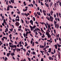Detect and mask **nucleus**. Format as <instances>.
I'll use <instances>...</instances> for the list:
<instances>
[{
  "mask_svg": "<svg viewBox=\"0 0 61 61\" xmlns=\"http://www.w3.org/2000/svg\"><path fill=\"white\" fill-rule=\"evenodd\" d=\"M54 19V18H53V17H52L51 16H50V21H51V22H52L53 20V19Z\"/></svg>",
  "mask_w": 61,
  "mask_h": 61,
  "instance_id": "obj_1",
  "label": "nucleus"
},
{
  "mask_svg": "<svg viewBox=\"0 0 61 61\" xmlns=\"http://www.w3.org/2000/svg\"><path fill=\"white\" fill-rule=\"evenodd\" d=\"M54 25H55V27L56 28H57V24H56V21H54Z\"/></svg>",
  "mask_w": 61,
  "mask_h": 61,
  "instance_id": "obj_2",
  "label": "nucleus"
},
{
  "mask_svg": "<svg viewBox=\"0 0 61 61\" xmlns=\"http://www.w3.org/2000/svg\"><path fill=\"white\" fill-rule=\"evenodd\" d=\"M15 50H16L17 52H18V51H20L21 50V49H18V48H15Z\"/></svg>",
  "mask_w": 61,
  "mask_h": 61,
  "instance_id": "obj_3",
  "label": "nucleus"
},
{
  "mask_svg": "<svg viewBox=\"0 0 61 61\" xmlns=\"http://www.w3.org/2000/svg\"><path fill=\"white\" fill-rule=\"evenodd\" d=\"M15 25H19V22H17L15 23Z\"/></svg>",
  "mask_w": 61,
  "mask_h": 61,
  "instance_id": "obj_4",
  "label": "nucleus"
},
{
  "mask_svg": "<svg viewBox=\"0 0 61 61\" xmlns=\"http://www.w3.org/2000/svg\"><path fill=\"white\" fill-rule=\"evenodd\" d=\"M30 23H31V24L32 25H33V21H32V20H31L30 21Z\"/></svg>",
  "mask_w": 61,
  "mask_h": 61,
  "instance_id": "obj_5",
  "label": "nucleus"
},
{
  "mask_svg": "<svg viewBox=\"0 0 61 61\" xmlns=\"http://www.w3.org/2000/svg\"><path fill=\"white\" fill-rule=\"evenodd\" d=\"M30 27L31 28V31H33V27L30 25H29Z\"/></svg>",
  "mask_w": 61,
  "mask_h": 61,
  "instance_id": "obj_6",
  "label": "nucleus"
},
{
  "mask_svg": "<svg viewBox=\"0 0 61 61\" xmlns=\"http://www.w3.org/2000/svg\"><path fill=\"white\" fill-rule=\"evenodd\" d=\"M55 48L56 49H57V45H55Z\"/></svg>",
  "mask_w": 61,
  "mask_h": 61,
  "instance_id": "obj_7",
  "label": "nucleus"
},
{
  "mask_svg": "<svg viewBox=\"0 0 61 61\" xmlns=\"http://www.w3.org/2000/svg\"><path fill=\"white\" fill-rule=\"evenodd\" d=\"M14 0H10L11 2L12 3V4H14V3H15V2L14 1Z\"/></svg>",
  "mask_w": 61,
  "mask_h": 61,
  "instance_id": "obj_8",
  "label": "nucleus"
},
{
  "mask_svg": "<svg viewBox=\"0 0 61 61\" xmlns=\"http://www.w3.org/2000/svg\"><path fill=\"white\" fill-rule=\"evenodd\" d=\"M11 55L12 56H13L15 55V53L14 52L12 53H11Z\"/></svg>",
  "mask_w": 61,
  "mask_h": 61,
  "instance_id": "obj_9",
  "label": "nucleus"
},
{
  "mask_svg": "<svg viewBox=\"0 0 61 61\" xmlns=\"http://www.w3.org/2000/svg\"><path fill=\"white\" fill-rule=\"evenodd\" d=\"M11 55V54L10 53H8L7 54V56H9V55Z\"/></svg>",
  "mask_w": 61,
  "mask_h": 61,
  "instance_id": "obj_10",
  "label": "nucleus"
},
{
  "mask_svg": "<svg viewBox=\"0 0 61 61\" xmlns=\"http://www.w3.org/2000/svg\"><path fill=\"white\" fill-rule=\"evenodd\" d=\"M53 13H54V12H53V11L52 10H51V12H50V14L51 15H52V14H53Z\"/></svg>",
  "mask_w": 61,
  "mask_h": 61,
  "instance_id": "obj_11",
  "label": "nucleus"
},
{
  "mask_svg": "<svg viewBox=\"0 0 61 61\" xmlns=\"http://www.w3.org/2000/svg\"><path fill=\"white\" fill-rule=\"evenodd\" d=\"M46 35L47 36H48V35H49V33L48 32H46Z\"/></svg>",
  "mask_w": 61,
  "mask_h": 61,
  "instance_id": "obj_12",
  "label": "nucleus"
},
{
  "mask_svg": "<svg viewBox=\"0 0 61 61\" xmlns=\"http://www.w3.org/2000/svg\"><path fill=\"white\" fill-rule=\"evenodd\" d=\"M47 36L48 38H50L51 37V35H50V34L48 35Z\"/></svg>",
  "mask_w": 61,
  "mask_h": 61,
  "instance_id": "obj_13",
  "label": "nucleus"
},
{
  "mask_svg": "<svg viewBox=\"0 0 61 61\" xmlns=\"http://www.w3.org/2000/svg\"><path fill=\"white\" fill-rule=\"evenodd\" d=\"M42 36H41V37L42 38H44V37H45V35H44V34H42Z\"/></svg>",
  "mask_w": 61,
  "mask_h": 61,
  "instance_id": "obj_14",
  "label": "nucleus"
},
{
  "mask_svg": "<svg viewBox=\"0 0 61 61\" xmlns=\"http://www.w3.org/2000/svg\"><path fill=\"white\" fill-rule=\"evenodd\" d=\"M44 25H45V26L46 28L47 29V25H46V24L45 23H44Z\"/></svg>",
  "mask_w": 61,
  "mask_h": 61,
  "instance_id": "obj_15",
  "label": "nucleus"
},
{
  "mask_svg": "<svg viewBox=\"0 0 61 61\" xmlns=\"http://www.w3.org/2000/svg\"><path fill=\"white\" fill-rule=\"evenodd\" d=\"M48 28H50V27H51V26H50V24H49L48 25Z\"/></svg>",
  "mask_w": 61,
  "mask_h": 61,
  "instance_id": "obj_16",
  "label": "nucleus"
},
{
  "mask_svg": "<svg viewBox=\"0 0 61 61\" xmlns=\"http://www.w3.org/2000/svg\"><path fill=\"white\" fill-rule=\"evenodd\" d=\"M57 45H58V47H61V45H59V44L58 43L57 44Z\"/></svg>",
  "mask_w": 61,
  "mask_h": 61,
  "instance_id": "obj_17",
  "label": "nucleus"
},
{
  "mask_svg": "<svg viewBox=\"0 0 61 61\" xmlns=\"http://www.w3.org/2000/svg\"><path fill=\"white\" fill-rule=\"evenodd\" d=\"M6 23V22H5V19H4V20L3 22V23L5 24V23Z\"/></svg>",
  "mask_w": 61,
  "mask_h": 61,
  "instance_id": "obj_18",
  "label": "nucleus"
},
{
  "mask_svg": "<svg viewBox=\"0 0 61 61\" xmlns=\"http://www.w3.org/2000/svg\"><path fill=\"white\" fill-rule=\"evenodd\" d=\"M40 48H44V46H41V45L40 46Z\"/></svg>",
  "mask_w": 61,
  "mask_h": 61,
  "instance_id": "obj_19",
  "label": "nucleus"
},
{
  "mask_svg": "<svg viewBox=\"0 0 61 61\" xmlns=\"http://www.w3.org/2000/svg\"><path fill=\"white\" fill-rule=\"evenodd\" d=\"M25 22L26 23V24H29V22H28V23L27 22V20H25Z\"/></svg>",
  "mask_w": 61,
  "mask_h": 61,
  "instance_id": "obj_20",
  "label": "nucleus"
},
{
  "mask_svg": "<svg viewBox=\"0 0 61 61\" xmlns=\"http://www.w3.org/2000/svg\"><path fill=\"white\" fill-rule=\"evenodd\" d=\"M5 31H6L7 32H8V28H6V29L5 30Z\"/></svg>",
  "mask_w": 61,
  "mask_h": 61,
  "instance_id": "obj_21",
  "label": "nucleus"
},
{
  "mask_svg": "<svg viewBox=\"0 0 61 61\" xmlns=\"http://www.w3.org/2000/svg\"><path fill=\"white\" fill-rule=\"evenodd\" d=\"M42 12L43 13H45L46 12V11L44 10H43L42 11Z\"/></svg>",
  "mask_w": 61,
  "mask_h": 61,
  "instance_id": "obj_22",
  "label": "nucleus"
},
{
  "mask_svg": "<svg viewBox=\"0 0 61 61\" xmlns=\"http://www.w3.org/2000/svg\"><path fill=\"white\" fill-rule=\"evenodd\" d=\"M46 46V42H45L44 44V46H44V47H45V46Z\"/></svg>",
  "mask_w": 61,
  "mask_h": 61,
  "instance_id": "obj_23",
  "label": "nucleus"
},
{
  "mask_svg": "<svg viewBox=\"0 0 61 61\" xmlns=\"http://www.w3.org/2000/svg\"><path fill=\"white\" fill-rule=\"evenodd\" d=\"M50 6H52V5H53V2H51L50 3Z\"/></svg>",
  "mask_w": 61,
  "mask_h": 61,
  "instance_id": "obj_24",
  "label": "nucleus"
},
{
  "mask_svg": "<svg viewBox=\"0 0 61 61\" xmlns=\"http://www.w3.org/2000/svg\"><path fill=\"white\" fill-rule=\"evenodd\" d=\"M9 30L11 32H12V31H13V28H11V29H10Z\"/></svg>",
  "mask_w": 61,
  "mask_h": 61,
  "instance_id": "obj_25",
  "label": "nucleus"
},
{
  "mask_svg": "<svg viewBox=\"0 0 61 61\" xmlns=\"http://www.w3.org/2000/svg\"><path fill=\"white\" fill-rule=\"evenodd\" d=\"M49 47V46H46V48H48Z\"/></svg>",
  "mask_w": 61,
  "mask_h": 61,
  "instance_id": "obj_26",
  "label": "nucleus"
},
{
  "mask_svg": "<svg viewBox=\"0 0 61 61\" xmlns=\"http://www.w3.org/2000/svg\"><path fill=\"white\" fill-rule=\"evenodd\" d=\"M21 20L22 23V24H24V20L22 19H21Z\"/></svg>",
  "mask_w": 61,
  "mask_h": 61,
  "instance_id": "obj_27",
  "label": "nucleus"
},
{
  "mask_svg": "<svg viewBox=\"0 0 61 61\" xmlns=\"http://www.w3.org/2000/svg\"><path fill=\"white\" fill-rule=\"evenodd\" d=\"M36 25H34V26L33 27V29H35V28H36Z\"/></svg>",
  "mask_w": 61,
  "mask_h": 61,
  "instance_id": "obj_28",
  "label": "nucleus"
},
{
  "mask_svg": "<svg viewBox=\"0 0 61 61\" xmlns=\"http://www.w3.org/2000/svg\"><path fill=\"white\" fill-rule=\"evenodd\" d=\"M41 5H43V3H42V1H41Z\"/></svg>",
  "mask_w": 61,
  "mask_h": 61,
  "instance_id": "obj_29",
  "label": "nucleus"
},
{
  "mask_svg": "<svg viewBox=\"0 0 61 61\" xmlns=\"http://www.w3.org/2000/svg\"><path fill=\"white\" fill-rule=\"evenodd\" d=\"M32 53L33 55H35L36 54V53L34 51H33Z\"/></svg>",
  "mask_w": 61,
  "mask_h": 61,
  "instance_id": "obj_30",
  "label": "nucleus"
},
{
  "mask_svg": "<svg viewBox=\"0 0 61 61\" xmlns=\"http://www.w3.org/2000/svg\"><path fill=\"white\" fill-rule=\"evenodd\" d=\"M37 14H38V15H41V14L40 13H39L38 12H37Z\"/></svg>",
  "mask_w": 61,
  "mask_h": 61,
  "instance_id": "obj_31",
  "label": "nucleus"
},
{
  "mask_svg": "<svg viewBox=\"0 0 61 61\" xmlns=\"http://www.w3.org/2000/svg\"><path fill=\"white\" fill-rule=\"evenodd\" d=\"M57 5V4L56 3H55L54 4L55 7H56V5Z\"/></svg>",
  "mask_w": 61,
  "mask_h": 61,
  "instance_id": "obj_32",
  "label": "nucleus"
},
{
  "mask_svg": "<svg viewBox=\"0 0 61 61\" xmlns=\"http://www.w3.org/2000/svg\"><path fill=\"white\" fill-rule=\"evenodd\" d=\"M6 60H7V57H5V61H6Z\"/></svg>",
  "mask_w": 61,
  "mask_h": 61,
  "instance_id": "obj_33",
  "label": "nucleus"
},
{
  "mask_svg": "<svg viewBox=\"0 0 61 61\" xmlns=\"http://www.w3.org/2000/svg\"><path fill=\"white\" fill-rule=\"evenodd\" d=\"M33 21H35V20L36 19H35V17H33Z\"/></svg>",
  "mask_w": 61,
  "mask_h": 61,
  "instance_id": "obj_34",
  "label": "nucleus"
},
{
  "mask_svg": "<svg viewBox=\"0 0 61 61\" xmlns=\"http://www.w3.org/2000/svg\"><path fill=\"white\" fill-rule=\"evenodd\" d=\"M56 14L57 15V17H58V13H57Z\"/></svg>",
  "mask_w": 61,
  "mask_h": 61,
  "instance_id": "obj_35",
  "label": "nucleus"
},
{
  "mask_svg": "<svg viewBox=\"0 0 61 61\" xmlns=\"http://www.w3.org/2000/svg\"><path fill=\"white\" fill-rule=\"evenodd\" d=\"M54 34H56V31L55 30H54Z\"/></svg>",
  "mask_w": 61,
  "mask_h": 61,
  "instance_id": "obj_36",
  "label": "nucleus"
},
{
  "mask_svg": "<svg viewBox=\"0 0 61 61\" xmlns=\"http://www.w3.org/2000/svg\"><path fill=\"white\" fill-rule=\"evenodd\" d=\"M6 4L7 5H8V0H7L6 2Z\"/></svg>",
  "mask_w": 61,
  "mask_h": 61,
  "instance_id": "obj_37",
  "label": "nucleus"
},
{
  "mask_svg": "<svg viewBox=\"0 0 61 61\" xmlns=\"http://www.w3.org/2000/svg\"><path fill=\"white\" fill-rule=\"evenodd\" d=\"M10 8H13V6H12V5H10Z\"/></svg>",
  "mask_w": 61,
  "mask_h": 61,
  "instance_id": "obj_38",
  "label": "nucleus"
},
{
  "mask_svg": "<svg viewBox=\"0 0 61 61\" xmlns=\"http://www.w3.org/2000/svg\"><path fill=\"white\" fill-rule=\"evenodd\" d=\"M2 25H3V26H5V24L4 23H3L2 24Z\"/></svg>",
  "mask_w": 61,
  "mask_h": 61,
  "instance_id": "obj_39",
  "label": "nucleus"
},
{
  "mask_svg": "<svg viewBox=\"0 0 61 61\" xmlns=\"http://www.w3.org/2000/svg\"><path fill=\"white\" fill-rule=\"evenodd\" d=\"M47 17L48 18H47V19L48 20H49V21H50V20L49 19V17Z\"/></svg>",
  "mask_w": 61,
  "mask_h": 61,
  "instance_id": "obj_40",
  "label": "nucleus"
},
{
  "mask_svg": "<svg viewBox=\"0 0 61 61\" xmlns=\"http://www.w3.org/2000/svg\"><path fill=\"white\" fill-rule=\"evenodd\" d=\"M14 47H15V48H16V46L15 45H14Z\"/></svg>",
  "mask_w": 61,
  "mask_h": 61,
  "instance_id": "obj_41",
  "label": "nucleus"
},
{
  "mask_svg": "<svg viewBox=\"0 0 61 61\" xmlns=\"http://www.w3.org/2000/svg\"><path fill=\"white\" fill-rule=\"evenodd\" d=\"M35 33L36 36V35H38V33H37L36 32Z\"/></svg>",
  "mask_w": 61,
  "mask_h": 61,
  "instance_id": "obj_42",
  "label": "nucleus"
},
{
  "mask_svg": "<svg viewBox=\"0 0 61 61\" xmlns=\"http://www.w3.org/2000/svg\"><path fill=\"white\" fill-rule=\"evenodd\" d=\"M27 30H28L26 28H25V31H26V32H27Z\"/></svg>",
  "mask_w": 61,
  "mask_h": 61,
  "instance_id": "obj_43",
  "label": "nucleus"
},
{
  "mask_svg": "<svg viewBox=\"0 0 61 61\" xmlns=\"http://www.w3.org/2000/svg\"><path fill=\"white\" fill-rule=\"evenodd\" d=\"M37 30H38V31H40V30L39 28H37Z\"/></svg>",
  "mask_w": 61,
  "mask_h": 61,
  "instance_id": "obj_44",
  "label": "nucleus"
},
{
  "mask_svg": "<svg viewBox=\"0 0 61 61\" xmlns=\"http://www.w3.org/2000/svg\"><path fill=\"white\" fill-rule=\"evenodd\" d=\"M16 18H18V19H19V16L17 15V16L16 17Z\"/></svg>",
  "mask_w": 61,
  "mask_h": 61,
  "instance_id": "obj_45",
  "label": "nucleus"
},
{
  "mask_svg": "<svg viewBox=\"0 0 61 61\" xmlns=\"http://www.w3.org/2000/svg\"><path fill=\"white\" fill-rule=\"evenodd\" d=\"M46 49V47L44 48H43V50H45Z\"/></svg>",
  "mask_w": 61,
  "mask_h": 61,
  "instance_id": "obj_46",
  "label": "nucleus"
},
{
  "mask_svg": "<svg viewBox=\"0 0 61 61\" xmlns=\"http://www.w3.org/2000/svg\"><path fill=\"white\" fill-rule=\"evenodd\" d=\"M54 17L55 18H56V14H54Z\"/></svg>",
  "mask_w": 61,
  "mask_h": 61,
  "instance_id": "obj_47",
  "label": "nucleus"
},
{
  "mask_svg": "<svg viewBox=\"0 0 61 61\" xmlns=\"http://www.w3.org/2000/svg\"><path fill=\"white\" fill-rule=\"evenodd\" d=\"M23 50L24 51V52H25V51H26V50L25 49V48H24L23 49Z\"/></svg>",
  "mask_w": 61,
  "mask_h": 61,
  "instance_id": "obj_48",
  "label": "nucleus"
},
{
  "mask_svg": "<svg viewBox=\"0 0 61 61\" xmlns=\"http://www.w3.org/2000/svg\"><path fill=\"white\" fill-rule=\"evenodd\" d=\"M35 23L36 24H37V25H38V22H37V21H36Z\"/></svg>",
  "mask_w": 61,
  "mask_h": 61,
  "instance_id": "obj_49",
  "label": "nucleus"
},
{
  "mask_svg": "<svg viewBox=\"0 0 61 61\" xmlns=\"http://www.w3.org/2000/svg\"><path fill=\"white\" fill-rule=\"evenodd\" d=\"M13 48H14V45L12 46H11V48H13Z\"/></svg>",
  "mask_w": 61,
  "mask_h": 61,
  "instance_id": "obj_50",
  "label": "nucleus"
},
{
  "mask_svg": "<svg viewBox=\"0 0 61 61\" xmlns=\"http://www.w3.org/2000/svg\"><path fill=\"white\" fill-rule=\"evenodd\" d=\"M59 5L60 6H61V2H59Z\"/></svg>",
  "mask_w": 61,
  "mask_h": 61,
  "instance_id": "obj_51",
  "label": "nucleus"
},
{
  "mask_svg": "<svg viewBox=\"0 0 61 61\" xmlns=\"http://www.w3.org/2000/svg\"><path fill=\"white\" fill-rule=\"evenodd\" d=\"M13 51L14 52V53H15V49H13Z\"/></svg>",
  "mask_w": 61,
  "mask_h": 61,
  "instance_id": "obj_52",
  "label": "nucleus"
},
{
  "mask_svg": "<svg viewBox=\"0 0 61 61\" xmlns=\"http://www.w3.org/2000/svg\"><path fill=\"white\" fill-rule=\"evenodd\" d=\"M39 7H38L37 8V9H38V10H39Z\"/></svg>",
  "mask_w": 61,
  "mask_h": 61,
  "instance_id": "obj_53",
  "label": "nucleus"
},
{
  "mask_svg": "<svg viewBox=\"0 0 61 61\" xmlns=\"http://www.w3.org/2000/svg\"><path fill=\"white\" fill-rule=\"evenodd\" d=\"M54 53H56V50L55 49L54 50Z\"/></svg>",
  "mask_w": 61,
  "mask_h": 61,
  "instance_id": "obj_54",
  "label": "nucleus"
},
{
  "mask_svg": "<svg viewBox=\"0 0 61 61\" xmlns=\"http://www.w3.org/2000/svg\"><path fill=\"white\" fill-rule=\"evenodd\" d=\"M41 61H44V60H43V58H41Z\"/></svg>",
  "mask_w": 61,
  "mask_h": 61,
  "instance_id": "obj_55",
  "label": "nucleus"
},
{
  "mask_svg": "<svg viewBox=\"0 0 61 61\" xmlns=\"http://www.w3.org/2000/svg\"><path fill=\"white\" fill-rule=\"evenodd\" d=\"M14 11H12V12H11V15H13V14H14Z\"/></svg>",
  "mask_w": 61,
  "mask_h": 61,
  "instance_id": "obj_56",
  "label": "nucleus"
},
{
  "mask_svg": "<svg viewBox=\"0 0 61 61\" xmlns=\"http://www.w3.org/2000/svg\"><path fill=\"white\" fill-rule=\"evenodd\" d=\"M49 59L50 60H51V57H49Z\"/></svg>",
  "mask_w": 61,
  "mask_h": 61,
  "instance_id": "obj_57",
  "label": "nucleus"
},
{
  "mask_svg": "<svg viewBox=\"0 0 61 61\" xmlns=\"http://www.w3.org/2000/svg\"><path fill=\"white\" fill-rule=\"evenodd\" d=\"M59 34H58L57 35V37H59Z\"/></svg>",
  "mask_w": 61,
  "mask_h": 61,
  "instance_id": "obj_58",
  "label": "nucleus"
},
{
  "mask_svg": "<svg viewBox=\"0 0 61 61\" xmlns=\"http://www.w3.org/2000/svg\"><path fill=\"white\" fill-rule=\"evenodd\" d=\"M30 43L31 44H32V43H33V41H31Z\"/></svg>",
  "mask_w": 61,
  "mask_h": 61,
  "instance_id": "obj_59",
  "label": "nucleus"
},
{
  "mask_svg": "<svg viewBox=\"0 0 61 61\" xmlns=\"http://www.w3.org/2000/svg\"><path fill=\"white\" fill-rule=\"evenodd\" d=\"M59 40L60 41H61V39L60 38H59Z\"/></svg>",
  "mask_w": 61,
  "mask_h": 61,
  "instance_id": "obj_60",
  "label": "nucleus"
},
{
  "mask_svg": "<svg viewBox=\"0 0 61 61\" xmlns=\"http://www.w3.org/2000/svg\"><path fill=\"white\" fill-rule=\"evenodd\" d=\"M15 44H16H16H17V42H16V41H15Z\"/></svg>",
  "mask_w": 61,
  "mask_h": 61,
  "instance_id": "obj_61",
  "label": "nucleus"
},
{
  "mask_svg": "<svg viewBox=\"0 0 61 61\" xmlns=\"http://www.w3.org/2000/svg\"><path fill=\"white\" fill-rule=\"evenodd\" d=\"M39 33L40 34V36H42V33L41 32H39Z\"/></svg>",
  "mask_w": 61,
  "mask_h": 61,
  "instance_id": "obj_62",
  "label": "nucleus"
},
{
  "mask_svg": "<svg viewBox=\"0 0 61 61\" xmlns=\"http://www.w3.org/2000/svg\"><path fill=\"white\" fill-rule=\"evenodd\" d=\"M46 5L47 7H48V6H49V5H48V4H47Z\"/></svg>",
  "mask_w": 61,
  "mask_h": 61,
  "instance_id": "obj_63",
  "label": "nucleus"
},
{
  "mask_svg": "<svg viewBox=\"0 0 61 61\" xmlns=\"http://www.w3.org/2000/svg\"><path fill=\"white\" fill-rule=\"evenodd\" d=\"M51 54H52L53 55L54 54V53L53 52H51Z\"/></svg>",
  "mask_w": 61,
  "mask_h": 61,
  "instance_id": "obj_64",
  "label": "nucleus"
}]
</instances>
